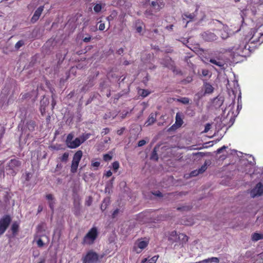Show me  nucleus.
Wrapping results in <instances>:
<instances>
[{
  "mask_svg": "<svg viewBox=\"0 0 263 263\" xmlns=\"http://www.w3.org/2000/svg\"><path fill=\"white\" fill-rule=\"evenodd\" d=\"M246 47L245 43L242 42L235 45L231 49H229V51L234 58L237 56H243L245 50H246Z\"/></svg>",
  "mask_w": 263,
  "mask_h": 263,
  "instance_id": "1",
  "label": "nucleus"
},
{
  "mask_svg": "<svg viewBox=\"0 0 263 263\" xmlns=\"http://www.w3.org/2000/svg\"><path fill=\"white\" fill-rule=\"evenodd\" d=\"M82 151L80 150L77 151L73 155L70 169L71 173H75L77 172L79 164L82 157Z\"/></svg>",
  "mask_w": 263,
  "mask_h": 263,
  "instance_id": "2",
  "label": "nucleus"
},
{
  "mask_svg": "<svg viewBox=\"0 0 263 263\" xmlns=\"http://www.w3.org/2000/svg\"><path fill=\"white\" fill-rule=\"evenodd\" d=\"M21 162L17 159H11L6 166V170L10 171V173L12 175H14L16 174L15 171L21 165Z\"/></svg>",
  "mask_w": 263,
  "mask_h": 263,
  "instance_id": "3",
  "label": "nucleus"
},
{
  "mask_svg": "<svg viewBox=\"0 0 263 263\" xmlns=\"http://www.w3.org/2000/svg\"><path fill=\"white\" fill-rule=\"evenodd\" d=\"M170 239L173 241H180L183 243L187 241L188 237L183 233H177V231H173L170 237Z\"/></svg>",
  "mask_w": 263,
  "mask_h": 263,
  "instance_id": "4",
  "label": "nucleus"
},
{
  "mask_svg": "<svg viewBox=\"0 0 263 263\" xmlns=\"http://www.w3.org/2000/svg\"><path fill=\"white\" fill-rule=\"evenodd\" d=\"M263 194V185L261 182L258 183L256 186L253 188L251 192V196L254 198L257 196H261Z\"/></svg>",
  "mask_w": 263,
  "mask_h": 263,
  "instance_id": "5",
  "label": "nucleus"
},
{
  "mask_svg": "<svg viewBox=\"0 0 263 263\" xmlns=\"http://www.w3.org/2000/svg\"><path fill=\"white\" fill-rule=\"evenodd\" d=\"M98 236L97 231H89L84 238V242L86 244H91Z\"/></svg>",
  "mask_w": 263,
  "mask_h": 263,
  "instance_id": "6",
  "label": "nucleus"
},
{
  "mask_svg": "<svg viewBox=\"0 0 263 263\" xmlns=\"http://www.w3.org/2000/svg\"><path fill=\"white\" fill-rule=\"evenodd\" d=\"M98 259V255L92 251L89 252L83 259V263H94Z\"/></svg>",
  "mask_w": 263,
  "mask_h": 263,
  "instance_id": "7",
  "label": "nucleus"
},
{
  "mask_svg": "<svg viewBox=\"0 0 263 263\" xmlns=\"http://www.w3.org/2000/svg\"><path fill=\"white\" fill-rule=\"evenodd\" d=\"M11 221L10 217L5 215L0 219V230H6Z\"/></svg>",
  "mask_w": 263,
  "mask_h": 263,
  "instance_id": "8",
  "label": "nucleus"
},
{
  "mask_svg": "<svg viewBox=\"0 0 263 263\" xmlns=\"http://www.w3.org/2000/svg\"><path fill=\"white\" fill-rule=\"evenodd\" d=\"M203 40L208 42H212L217 39V36L214 33L206 31L201 34Z\"/></svg>",
  "mask_w": 263,
  "mask_h": 263,
  "instance_id": "9",
  "label": "nucleus"
},
{
  "mask_svg": "<svg viewBox=\"0 0 263 263\" xmlns=\"http://www.w3.org/2000/svg\"><path fill=\"white\" fill-rule=\"evenodd\" d=\"M44 6H42L39 7L35 11L33 15L32 16L31 21L32 23H35L36 22L40 16H41L43 10H44Z\"/></svg>",
  "mask_w": 263,
  "mask_h": 263,
  "instance_id": "10",
  "label": "nucleus"
},
{
  "mask_svg": "<svg viewBox=\"0 0 263 263\" xmlns=\"http://www.w3.org/2000/svg\"><path fill=\"white\" fill-rule=\"evenodd\" d=\"M81 144L80 139L79 137L76 138L74 140H72L67 147L70 148H76L79 147Z\"/></svg>",
  "mask_w": 263,
  "mask_h": 263,
  "instance_id": "11",
  "label": "nucleus"
},
{
  "mask_svg": "<svg viewBox=\"0 0 263 263\" xmlns=\"http://www.w3.org/2000/svg\"><path fill=\"white\" fill-rule=\"evenodd\" d=\"M203 91L205 94H211L213 92L214 88L210 84L205 83L203 85Z\"/></svg>",
  "mask_w": 263,
  "mask_h": 263,
  "instance_id": "12",
  "label": "nucleus"
},
{
  "mask_svg": "<svg viewBox=\"0 0 263 263\" xmlns=\"http://www.w3.org/2000/svg\"><path fill=\"white\" fill-rule=\"evenodd\" d=\"M156 121V115L154 114H151L148 117V119L146 121L145 124L146 126H149L153 124Z\"/></svg>",
  "mask_w": 263,
  "mask_h": 263,
  "instance_id": "13",
  "label": "nucleus"
},
{
  "mask_svg": "<svg viewBox=\"0 0 263 263\" xmlns=\"http://www.w3.org/2000/svg\"><path fill=\"white\" fill-rule=\"evenodd\" d=\"M228 27L227 26H223L221 32V37L223 40H226L229 37V33L228 32Z\"/></svg>",
  "mask_w": 263,
  "mask_h": 263,
  "instance_id": "14",
  "label": "nucleus"
},
{
  "mask_svg": "<svg viewBox=\"0 0 263 263\" xmlns=\"http://www.w3.org/2000/svg\"><path fill=\"white\" fill-rule=\"evenodd\" d=\"M80 203L79 201L76 202L74 201V208L73 209V211L74 214L76 215H79L80 214Z\"/></svg>",
  "mask_w": 263,
  "mask_h": 263,
  "instance_id": "15",
  "label": "nucleus"
},
{
  "mask_svg": "<svg viewBox=\"0 0 263 263\" xmlns=\"http://www.w3.org/2000/svg\"><path fill=\"white\" fill-rule=\"evenodd\" d=\"M148 243V240L147 239L145 240H141L137 243V246L140 249L142 250L146 247Z\"/></svg>",
  "mask_w": 263,
  "mask_h": 263,
  "instance_id": "16",
  "label": "nucleus"
},
{
  "mask_svg": "<svg viewBox=\"0 0 263 263\" xmlns=\"http://www.w3.org/2000/svg\"><path fill=\"white\" fill-rule=\"evenodd\" d=\"M205 93L203 91V89L199 91L195 94L194 97V101L198 102L202 97L205 95Z\"/></svg>",
  "mask_w": 263,
  "mask_h": 263,
  "instance_id": "17",
  "label": "nucleus"
},
{
  "mask_svg": "<svg viewBox=\"0 0 263 263\" xmlns=\"http://www.w3.org/2000/svg\"><path fill=\"white\" fill-rule=\"evenodd\" d=\"M210 62L216 65L220 68H222L224 65V63L219 60H216L215 59H211L209 60Z\"/></svg>",
  "mask_w": 263,
  "mask_h": 263,
  "instance_id": "18",
  "label": "nucleus"
},
{
  "mask_svg": "<svg viewBox=\"0 0 263 263\" xmlns=\"http://www.w3.org/2000/svg\"><path fill=\"white\" fill-rule=\"evenodd\" d=\"M252 239L254 241L263 239V234L254 233L252 235Z\"/></svg>",
  "mask_w": 263,
  "mask_h": 263,
  "instance_id": "19",
  "label": "nucleus"
},
{
  "mask_svg": "<svg viewBox=\"0 0 263 263\" xmlns=\"http://www.w3.org/2000/svg\"><path fill=\"white\" fill-rule=\"evenodd\" d=\"M151 5L157 10H159L164 6L162 3H158L157 2L155 1L152 2Z\"/></svg>",
  "mask_w": 263,
  "mask_h": 263,
  "instance_id": "20",
  "label": "nucleus"
},
{
  "mask_svg": "<svg viewBox=\"0 0 263 263\" xmlns=\"http://www.w3.org/2000/svg\"><path fill=\"white\" fill-rule=\"evenodd\" d=\"M158 258V256H154L149 259L148 261L147 258H144L142 260L141 263H156Z\"/></svg>",
  "mask_w": 263,
  "mask_h": 263,
  "instance_id": "21",
  "label": "nucleus"
},
{
  "mask_svg": "<svg viewBox=\"0 0 263 263\" xmlns=\"http://www.w3.org/2000/svg\"><path fill=\"white\" fill-rule=\"evenodd\" d=\"M35 127V122L30 121L27 123V127L30 132H32L34 130Z\"/></svg>",
  "mask_w": 263,
  "mask_h": 263,
  "instance_id": "22",
  "label": "nucleus"
},
{
  "mask_svg": "<svg viewBox=\"0 0 263 263\" xmlns=\"http://www.w3.org/2000/svg\"><path fill=\"white\" fill-rule=\"evenodd\" d=\"M166 60L168 62V64H165V66L168 67V68L172 69L174 71L175 67L174 66L173 62L172 61L171 59L169 57H167L166 58Z\"/></svg>",
  "mask_w": 263,
  "mask_h": 263,
  "instance_id": "23",
  "label": "nucleus"
},
{
  "mask_svg": "<svg viewBox=\"0 0 263 263\" xmlns=\"http://www.w3.org/2000/svg\"><path fill=\"white\" fill-rule=\"evenodd\" d=\"M103 8V6L101 3L96 4L93 7V10L96 13L100 12Z\"/></svg>",
  "mask_w": 263,
  "mask_h": 263,
  "instance_id": "24",
  "label": "nucleus"
},
{
  "mask_svg": "<svg viewBox=\"0 0 263 263\" xmlns=\"http://www.w3.org/2000/svg\"><path fill=\"white\" fill-rule=\"evenodd\" d=\"M177 101L183 104H187L190 103V99L187 97H183L179 99H177Z\"/></svg>",
  "mask_w": 263,
  "mask_h": 263,
  "instance_id": "25",
  "label": "nucleus"
},
{
  "mask_svg": "<svg viewBox=\"0 0 263 263\" xmlns=\"http://www.w3.org/2000/svg\"><path fill=\"white\" fill-rule=\"evenodd\" d=\"M219 261V260L217 257H212L211 258L206 259L202 261L203 262H213L215 263H218Z\"/></svg>",
  "mask_w": 263,
  "mask_h": 263,
  "instance_id": "26",
  "label": "nucleus"
},
{
  "mask_svg": "<svg viewBox=\"0 0 263 263\" xmlns=\"http://www.w3.org/2000/svg\"><path fill=\"white\" fill-rule=\"evenodd\" d=\"M176 123L179 126L183 123V121L179 113H177L176 116Z\"/></svg>",
  "mask_w": 263,
  "mask_h": 263,
  "instance_id": "27",
  "label": "nucleus"
},
{
  "mask_svg": "<svg viewBox=\"0 0 263 263\" xmlns=\"http://www.w3.org/2000/svg\"><path fill=\"white\" fill-rule=\"evenodd\" d=\"M73 137L74 135L73 133H70L68 135L66 140V144L67 146L69 144L70 142L73 140Z\"/></svg>",
  "mask_w": 263,
  "mask_h": 263,
  "instance_id": "28",
  "label": "nucleus"
},
{
  "mask_svg": "<svg viewBox=\"0 0 263 263\" xmlns=\"http://www.w3.org/2000/svg\"><path fill=\"white\" fill-rule=\"evenodd\" d=\"M69 157L68 153H64L63 155L60 158L61 161L63 162H67Z\"/></svg>",
  "mask_w": 263,
  "mask_h": 263,
  "instance_id": "29",
  "label": "nucleus"
},
{
  "mask_svg": "<svg viewBox=\"0 0 263 263\" xmlns=\"http://www.w3.org/2000/svg\"><path fill=\"white\" fill-rule=\"evenodd\" d=\"M90 136V134H85L82 135L81 136L79 137L80 139V141L81 143H83L84 141H85L87 139H88Z\"/></svg>",
  "mask_w": 263,
  "mask_h": 263,
  "instance_id": "30",
  "label": "nucleus"
},
{
  "mask_svg": "<svg viewBox=\"0 0 263 263\" xmlns=\"http://www.w3.org/2000/svg\"><path fill=\"white\" fill-rule=\"evenodd\" d=\"M207 169V164L206 162L202 165L200 168L198 170V173L202 174Z\"/></svg>",
  "mask_w": 263,
  "mask_h": 263,
  "instance_id": "31",
  "label": "nucleus"
},
{
  "mask_svg": "<svg viewBox=\"0 0 263 263\" xmlns=\"http://www.w3.org/2000/svg\"><path fill=\"white\" fill-rule=\"evenodd\" d=\"M109 200L108 198L105 199L103 200V202L102 203L101 206V209L102 211H104L106 209V208L107 207V203L109 202Z\"/></svg>",
  "mask_w": 263,
  "mask_h": 263,
  "instance_id": "32",
  "label": "nucleus"
},
{
  "mask_svg": "<svg viewBox=\"0 0 263 263\" xmlns=\"http://www.w3.org/2000/svg\"><path fill=\"white\" fill-rule=\"evenodd\" d=\"M183 16L185 17L189 18L190 20L187 22V23H189L190 21H192L195 17V14L194 13H186L183 14Z\"/></svg>",
  "mask_w": 263,
  "mask_h": 263,
  "instance_id": "33",
  "label": "nucleus"
},
{
  "mask_svg": "<svg viewBox=\"0 0 263 263\" xmlns=\"http://www.w3.org/2000/svg\"><path fill=\"white\" fill-rule=\"evenodd\" d=\"M24 45V42L23 40L18 41L15 45V48L18 49Z\"/></svg>",
  "mask_w": 263,
  "mask_h": 263,
  "instance_id": "34",
  "label": "nucleus"
},
{
  "mask_svg": "<svg viewBox=\"0 0 263 263\" xmlns=\"http://www.w3.org/2000/svg\"><path fill=\"white\" fill-rule=\"evenodd\" d=\"M119 167V163L118 161H115L112 163V168L115 171H117Z\"/></svg>",
  "mask_w": 263,
  "mask_h": 263,
  "instance_id": "35",
  "label": "nucleus"
},
{
  "mask_svg": "<svg viewBox=\"0 0 263 263\" xmlns=\"http://www.w3.org/2000/svg\"><path fill=\"white\" fill-rule=\"evenodd\" d=\"M211 125L210 123H208L205 125V128L203 133H206L209 132V130L211 129Z\"/></svg>",
  "mask_w": 263,
  "mask_h": 263,
  "instance_id": "36",
  "label": "nucleus"
},
{
  "mask_svg": "<svg viewBox=\"0 0 263 263\" xmlns=\"http://www.w3.org/2000/svg\"><path fill=\"white\" fill-rule=\"evenodd\" d=\"M18 229V224L16 222H14L12 225L11 230H17Z\"/></svg>",
  "mask_w": 263,
  "mask_h": 263,
  "instance_id": "37",
  "label": "nucleus"
},
{
  "mask_svg": "<svg viewBox=\"0 0 263 263\" xmlns=\"http://www.w3.org/2000/svg\"><path fill=\"white\" fill-rule=\"evenodd\" d=\"M103 158L105 161H108L112 159V157L108 154H105L104 155Z\"/></svg>",
  "mask_w": 263,
  "mask_h": 263,
  "instance_id": "38",
  "label": "nucleus"
},
{
  "mask_svg": "<svg viewBox=\"0 0 263 263\" xmlns=\"http://www.w3.org/2000/svg\"><path fill=\"white\" fill-rule=\"evenodd\" d=\"M37 245L39 247H43L44 246V242L41 239H39L37 240Z\"/></svg>",
  "mask_w": 263,
  "mask_h": 263,
  "instance_id": "39",
  "label": "nucleus"
},
{
  "mask_svg": "<svg viewBox=\"0 0 263 263\" xmlns=\"http://www.w3.org/2000/svg\"><path fill=\"white\" fill-rule=\"evenodd\" d=\"M146 141L144 140H140L138 142V146H142L145 145Z\"/></svg>",
  "mask_w": 263,
  "mask_h": 263,
  "instance_id": "40",
  "label": "nucleus"
},
{
  "mask_svg": "<svg viewBox=\"0 0 263 263\" xmlns=\"http://www.w3.org/2000/svg\"><path fill=\"white\" fill-rule=\"evenodd\" d=\"M46 198H47V199L49 200V201H52L53 200V197L52 195H51V194L47 195Z\"/></svg>",
  "mask_w": 263,
  "mask_h": 263,
  "instance_id": "41",
  "label": "nucleus"
},
{
  "mask_svg": "<svg viewBox=\"0 0 263 263\" xmlns=\"http://www.w3.org/2000/svg\"><path fill=\"white\" fill-rule=\"evenodd\" d=\"M227 148V146H223L222 147H221V148H218L217 150V153L218 154H220L222 152V151L225 149H226Z\"/></svg>",
  "mask_w": 263,
  "mask_h": 263,
  "instance_id": "42",
  "label": "nucleus"
},
{
  "mask_svg": "<svg viewBox=\"0 0 263 263\" xmlns=\"http://www.w3.org/2000/svg\"><path fill=\"white\" fill-rule=\"evenodd\" d=\"M105 28V26L104 23H101L99 25V29L100 30L102 31V30H104Z\"/></svg>",
  "mask_w": 263,
  "mask_h": 263,
  "instance_id": "43",
  "label": "nucleus"
},
{
  "mask_svg": "<svg viewBox=\"0 0 263 263\" xmlns=\"http://www.w3.org/2000/svg\"><path fill=\"white\" fill-rule=\"evenodd\" d=\"M90 40H91V36L89 35L88 36L85 37V38H84L83 41L85 43H88L90 41Z\"/></svg>",
  "mask_w": 263,
  "mask_h": 263,
  "instance_id": "44",
  "label": "nucleus"
},
{
  "mask_svg": "<svg viewBox=\"0 0 263 263\" xmlns=\"http://www.w3.org/2000/svg\"><path fill=\"white\" fill-rule=\"evenodd\" d=\"M142 92L141 93V95L144 97L147 96L149 94V93L147 92V91H146L145 90H142Z\"/></svg>",
  "mask_w": 263,
  "mask_h": 263,
  "instance_id": "45",
  "label": "nucleus"
},
{
  "mask_svg": "<svg viewBox=\"0 0 263 263\" xmlns=\"http://www.w3.org/2000/svg\"><path fill=\"white\" fill-rule=\"evenodd\" d=\"M198 174H199V173H198V170H195L191 173V175L192 176H195L198 175Z\"/></svg>",
  "mask_w": 263,
  "mask_h": 263,
  "instance_id": "46",
  "label": "nucleus"
},
{
  "mask_svg": "<svg viewBox=\"0 0 263 263\" xmlns=\"http://www.w3.org/2000/svg\"><path fill=\"white\" fill-rule=\"evenodd\" d=\"M100 163L99 162H92L91 165L93 167H98L100 165Z\"/></svg>",
  "mask_w": 263,
  "mask_h": 263,
  "instance_id": "47",
  "label": "nucleus"
},
{
  "mask_svg": "<svg viewBox=\"0 0 263 263\" xmlns=\"http://www.w3.org/2000/svg\"><path fill=\"white\" fill-rule=\"evenodd\" d=\"M45 228V224L44 223H41V224L38 226V230H41L42 229H44Z\"/></svg>",
  "mask_w": 263,
  "mask_h": 263,
  "instance_id": "48",
  "label": "nucleus"
},
{
  "mask_svg": "<svg viewBox=\"0 0 263 263\" xmlns=\"http://www.w3.org/2000/svg\"><path fill=\"white\" fill-rule=\"evenodd\" d=\"M124 130V128H122L121 129H120L117 131V134L119 135H121L123 134Z\"/></svg>",
  "mask_w": 263,
  "mask_h": 263,
  "instance_id": "49",
  "label": "nucleus"
},
{
  "mask_svg": "<svg viewBox=\"0 0 263 263\" xmlns=\"http://www.w3.org/2000/svg\"><path fill=\"white\" fill-rule=\"evenodd\" d=\"M109 130L108 128H104V129H103V131L102 132V134H103V135H106L109 132Z\"/></svg>",
  "mask_w": 263,
  "mask_h": 263,
  "instance_id": "50",
  "label": "nucleus"
},
{
  "mask_svg": "<svg viewBox=\"0 0 263 263\" xmlns=\"http://www.w3.org/2000/svg\"><path fill=\"white\" fill-rule=\"evenodd\" d=\"M91 202H92L91 198L90 197H89L88 200H87L86 202V204L87 205L89 206L91 204Z\"/></svg>",
  "mask_w": 263,
  "mask_h": 263,
  "instance_id": "51",
  "label": "nucleus"
},
{
  "mask_svg": "<svg viewBox=\"0 0 263 263\" xmlns=\"http://www.w3.org/2000/svg\"><path fill=\"white\" fill-rule=\"evenodd\" d=\"M119 211L118 209H116V210H115L114 212L112 213V217H115L118 214Z\"/></svg>",
  "mask_w": 263,
  "mask_h": 263,
  "instance_id": "52",
  "label": "nucleus"
},
{
  "mask_svg": "<svg viewBox=\"0 0 263 263\" xmlns=\"http://www.w3.org/2000/svg\"><path fill=\"white\" fill-rule=\"evenodd\" d=\"M208 72L209 71L207 70H203L202 71V73L204 76H206L208 74Z\"/></svg>",
  "mask_w": 263,
  "mask_h": 263,
  "instance_id": "53",
  "label": "nucleus"
},
{
  "mask_svg": "<svg viewBox=\"0 0 263 263\" xmlns=\"http://www.w3.org/2000/svg\"><path fill=\"white\" fill-rule=\"evenodd\" d=\"M112 175V172L110 171H108L106 173V176L107 177H110Z\"/></svg>",
  "mask_w": 263,
  "mask_h": 263,
  "instance_id": "54",
  "label": "nucleus"
},
{
  "mask_svg": "<svg viewBox=\"0 0 263 263\" xmlns=\"http://www.w3.org/2000/svg\"><path fill=\"white\" fill-rule=\"evenodd\" d=\"M49 206L50 208H51V209H53V204H54V202L53 201H49Z\"/></svg>",
  "mask_w": 263,
  "mask_h": 263,
  "instance_id": "55",
  "label": "nucleus"
},
{
  "mask_svg": "<svg viewBox=\"0 0 263 263\" xmlns=\"http://www.w3.org/2000/svg\"><path fill=\"white\" fill-rule=\"evenodd\" d=\"M43 210V206L42 205H39L37 209V212L40 213Z\"/></svg>",
  "mask_w": 263,
  "mask_h": 263,
  "instance_id": "56",
  "label": "nucleus"
},
{
  "mask_svg": "<svg viewBox=\"0 0 263 263\" xmlns=\"http://www.w3.org/2000/svg\"><path fill=\"white\" fill-rule=\"evenodd\" d=\"M142 27H138L136 29L137 31L139 33H140L142 31Z\"/></svg>",
  "mask_w": 263,
  "mask_h": 263,
  "instance_id": "57",
  "label": "nucleus"
},
{
  "mask_svg": "<svg viewBox=\"0 0 263 263\" xmlns=\"http://www.w3.org/2000/svg\"><path fill=\"white\" fill-rule=\"evenodd\" d=\"M234 105V101L232 102L231 104L230 105L229 107H231V109L233 108Z\"/></svg>",
  "mask_w": 263,
  "mask_h": 263,
  "instance_id": "58",
  "label": "nucleus"
},
{
  "mask_svg": "<svg viewBox=\"0 0 263 263\" xmlns=\"http://www.w3.org/2000/svg\"><path fill=\"white\" fill-rule=\"evenodd\" d=\"M37 263H45V259H42L39 262Z\"/></svg>",
  "mask_w": 263,
  "mask_h": 263,
  "instance_id": "59",
  "label": "nucleus"
},
{
  "mask_svg": "<svg viewBox=\"0 0 263 263\" xmlns=\"http://www.w3.org/2000/svg\"><path fill=\"white\" fill-rule=\"evenodd\" d=\"M241 108V104H238L237 109H240Z\"/></svg>",
  "mask_w": 263,
  "mask_h": 263,
  "instance_id": "60",
  "label": "nucleus"
},
{
  "mask_svg": "<svg viewBox=\"0 0 263 263\" xmlns=\"http://www.w3.org/2000/svg\"><path fill=\"white\" fill-rule=\"evenodd\" d=\"M252 159H253V161H250V163L252 165H254V163H255V161H254V158H252Z\"/></svg>",
  "mask_w": 263,
  "mask_h": 263,
  "instance_id": "61",
  "label": "nucleus"
},
{
  "mask_svg": "<svg viewBox=\"0 0 263 263\" xmlns=\"http://www.w3.org/2000/svg\"><path fill=\"white\" fill-rule=\"evenodd\" d=\"M157 196H159V197H161L162 196V193L160 192H159L157 194H156Z\"/></svg>",
  "mask_w": 263,
  "mask_h": 263,
  "instance_id": "62",
  "label": "nucleus"
},
{
  "mask_svg": "<svg viewBox=\"0 0 263 263\" xmlns=\"http://www.w3.org/2000/svg\"><path fill=\"white\" fill-rule=\"evenodd\" d=\"M173 27V25H171L170 26H167L166 28L168 29H172Z\"/></svg>",
  "mask_w": 263,
  "mask_h": 263,
  "instance_id": "63",
  "label": "nucleus"
},
{
  "mask_svg": "<svg viewBox=\"0 0 263 263\" xmlns=\"http://www.w3.org/2000/svg\"><path fill=\"white\" fill-rule=\"evenodd\" d=\"M90 230H92V231L97 230V229L96 228L93 227Z\"/></svg>",
  "mask_w": 263,
  "mask_h": 263,
  "instance_id": "64",
  "label": "nucleus"
}]
</instances>
